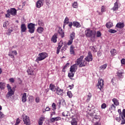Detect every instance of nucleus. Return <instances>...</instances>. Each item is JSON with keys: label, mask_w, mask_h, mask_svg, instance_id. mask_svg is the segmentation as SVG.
<instances>
[{"label": "nucleus", "mask_w": 125, "mask_h": 125, "mask_svg": "<svg viewBox=\"0 0 125 125\" xmlns=\"http://www.w3.org/2000/svg\"><path fill=\"white\" fill-rule=\"evenodd\" d=\"M39 120L41 121V122H44V120H45V118L44 117H41Z\"/></svg>", "instance_id": "57"}, {"label": "nucleus", "mask_w": 125, "mask_h": 125, "mask_svg": "<svg viewBox=\"0 0 125 125\" xmlns=\"http://www.w3.org/2000/svg\"><path fill=\"white\" fill-rule=\"evenodd\" d=\"M85 60L87 62L92 61V54H91V52H88V55L87 57H86V58H85Z\"/></svg>", "instance_id": "13"}, {"label": "nucleus", "mask_w": 125, "mask_h": 125, "mask_svg": "<svg viewBox=\"0 0 125 125\" xmlns=\"http://www.w3.org/2000/svg\"><path fill=\"white\" fill-rule=\"evenodd\" d=\"M21 101L23 103H25V102H26V101H27V93H24L22 94V96L21 97Z\"/></svg>", "instance_id": "21"}, {"label": "nucleus", "mask_w": 125, "mask_h": 125, "mask_svg": "<svg viewBox=\"0 0 125 125\" xmlns=\"http://www.w3.org/2000/svg\"><path fill=\"white\" fill-rule=\"evenodd\" d=\"M59 34H60L62 38H63L64 37V32L63 31V30L62 28H60L58 31Z\"/></svg>", "instance_id": "32"}, {"label": "nucleus", "mask_w": 125, "mask_h": 125, "mask_svg": "<svg viewBox=\"0 0 125 125\" xmlns=\"http://www.w3.org/2000/svg\"><path fill=\"white\" fill-rule=\"evenodd\" d=\"M49 88L50 90L52 91L55 92L56 91L57 88H56V86H55V84H53V83H51L49 85Z\"/></svg>", "instance_id": "18"}, {"label": "nucleus", "mask_w": 125, "mask_h": 125, "mask_svg": "<svg viewBox=\"0 0 125 125\" xmlns=\"http://www.w3.org/2000/svg\"><path fill=\"white\" fill-rule=\"evenodd\" d=\"M110 111H116V106L114 104H111L109 107Z\"/></svg>", "instance_id": "33"}, {"label": "nucleus", "mask_w": 125, "mask_h": 125, "mask_svg": "<svg viewBox=\"0 0 125 125\" xmlns=\"http://www.w3.org/2000/svg\"><path fill=\"white\" fill-rule=\"evenodd\" d=\"M38 24L39 26H44V23H43V21H39Z\"/></svg>", "instance_id": "48"}, {"label": "nucleus", "mask_w": 125, "mask_h": 125, "mask_svg": "<svg viewBox=\"0 0 125 125\" xmlns=\"http://www.w3.org/2000/svg\"><path fill=\"white\" fill-rule=\"evenodd\" d=\"M113 26V23L111 22H107L105 24V27H106L107 29H110V28H112Z\"/></svg>", "instance_id": "26"}, {"label": "nucleus", "mask_w": 125, "mask_h": 125, "mask_svg": "<svg viewBox=\"0 0 125 125\" xmlns=\"http://www.w3.org/2000/svg\"><path fill=\"white\" fill-rule=\"evenodd\" d=\"M9 81L10 83H13L15 82V80H14V78H10L9 79Z\"/></svg>", "instance_id": "54"}, {"label": "nucleus", "mask_w": 125, "mask_h": 125, "mask_svg": "<svg viewBox=\"0 0 125 125\" xmlns=\"http://www.w3.org/2000/svg\"><path fill=\"white\" fill-rule=\"evenodd\" d=\"M97 88H99L101 90V91H103V88H104V80L99 79L97 84Z\"/></svg>", "instance_id": "5"}, {"label": "nucleus", "mask_w": 125, "mask_h": 125, "mask_svg": "<svg viewBox=\"0 0 125 125\" xmlns=\"http://www.w3.org/2000/svg\"><path fill=\"white\" fill-rule=\"evenodd\" d=\"M84 58V56H81L79 58H78L76 61V63L70 67V72H74V73H75V72L77 71V69H78V66L81 64V62L82 59H83Z\"/></svg>", "instance_id": "1"}, {"label": "nucleus", "mask_w": 125, "mask_h": 125, "mask_svg": "<svg viewBox=\"0 0 125 125\" xmlns=\"http://www.w3.org/2000/svg\"><path fill=\"white\" fill-rule=\"evenodd\" d=\"M123 74H124V71L119 70L117 73L118 78L119 79H123Z\"/></svg>", "instance_id": "20"}, {"label": "nucleus", "mask_w": 125, "mask_h": 125, "mask_svg": "<svg viewBox=\"0 0 125 125\" xmlns=\"http://www.w3.org/2000/svg\"><path fill=\"white\" fill-rule=\"evenodd\" d=\"M8 55L11 57V58H14V55L11 52L9 53Z\"/></svg>", "instance_id": "52"}, {"label": "nucleus", "mask_w": 125, "mask_h": 125, "mask_svg": "<svg viewBox=\"0 0 125 125\" xmlns=\"http://www.w3.org/2000/svg\"><path fill=\"white\" fill-rule=\"evenodd\" d=\"M0 88L2 90L4 89L5 88V83L0 82Z\"/></svg>", "instance_id": "31"}, {"label": "nucleus", "mask_w": 125, "mask_h": 125, "mask_svg": "<svg viewBox=\"0 0 125 125\" xmlns=\"http://www.w3.org/2000/svg\"><path fill=\"white\" fill-rule=\"evenodd\" d=\"M121 64L125 65V59H122L121 61Z\"/></svg>", "instance_id": "56"}, {"label": "nucleus", "mask_w": 125, "mask_h": 125, "mask_svg": "<svg viewBox=\"0 0 125 125\" xmlns=\"http://www.w3.org/2000/svg\"><path fill=\"white\" fill-rule=\"evenodd\" d=\"M85 35L86 37H88V38H90L92 36H93V38H95L96 32L95 31H92L90 29H87L85 31Z\"/></svg>", "instance_id": "4"}, {"label": "nucleus", "mask_w": 125, "mask_h": 125, "mask_svg": "<svg viewBox=\"0 0 125 125\" xmlns=\"http://www.w3.org/2000/svg\"><path fill=\"white\" fill-rule=\"evenodd\" d=\"M23 122L24 123V125H31V121L30 120V118H29V117H28L27 116H23Z\"/></svg>", "instance_id": "7"}, {"label": "nucleus", "mask_w": 125, "mask_h": 125, "mask_svg": "<svg viewBox=\"0 0 125 125\" xmlns=\"http://www.w3.org/2000/svg\"><path fill=\"white\" fill-rule=\"evenodd\" d=\"M117 28H119V29H123L124 27H125V23L124 22H118L116 25Z\"/></svg>", "instance_id": "17"}, {"label": "nucleus", "mask_w": 125, "mask_h": 125, "mask_svg": "<svg viewBox=\"0 0 125 125\" xmlns=\"http://www.w3.org/2000/svg\"><path fill=\"white\" fill-rule=\"evenodd\" d=\"M107 107V104L105 103H103L102 105H101V108L102 109H105V108Z\"/></svg>", "instance_id": "46"}, {"label": "nucleus", "mask_w": 125, "mask_h": 125, "mask_svg": "<svg viewBox=\"0 0 125 125\" xmlns=\"http://www.w3.org/2000/svg\"><path fill=\"white\" fill-rule=\"evenodd\" d=\"M87 116L88 119H89V120H91V118H93L94 117V116L93 115V113H91L88 114ZM89 117H90L91 118Z\"/></svg>", "instance_id": "40"}, {"label": "nucleus", "mask_w": 125, "mask_h": 125, "mask_svg": "<svg viewBox=\"0 0 125 125\" xmlns=\"http://www.w3.org/2000/svg\"><path fill=\"white\" fill-rule=\"evenodd\" d=\"M69 62H67L63 67V70H65V69H66V68H67L68 67V66H69Z\"/></svg>", "instance_id": "58"}, {"label": "nucleus", "mask_w": 125, "mask_h": 125, "mask_svg": "<svg viewBox=\"0 0 125 125\" xmlns=\"http://www.w3.org/2000/svg\"><path fill=\"white\" fill-rule=\"evenodd\" d=\"M68 111H64L62 113V117H68Z\"/></svg>", "instance_id": "42"}, {"label": "nucleus", "mask_w": 125, "mask_h": 125, "mask_svg": "<svg viewBox=\"0 0 125 125\" xmlns=\"http://www.w3.org/2000/svg\"><path fill=\"white\" fill-rule=\"evenodd\" d=\"M73 25L74 27H76V28L81 27V24H80L79 22L78 21H73Z\"/></svg>", "instance_id": "27"}, {"label": "nucleus", "mask_w": 125, "mask_h": 125, "mask_svg": "<svg viewBox=\"0 0 125 125\" xmlns=\"http://www.w3.org/2000/svg\"><path fill=\"white\" fill-rule=\"evenodd\" d=\"M20 122H21L20 119L19 118L17 119L16 124L18 125L19 124H20Z\"/></svg>", "instance_id": "63"}, {"label": "nucleus", "mask_w": 125, "mask_h": 125, "mask_svg": "<svg viewBox=\"0 0 125 125\" xmlns=\"http://www.w3.org/2000/svg\"><path fill=\"white\" fill-rule=\"evenodd\" d=\"M52 107L53 108V110L55 111L56 110V104L53 103L52 104Z\"/></svg>", "instance_id": "45"}, {"label": "nucleus", "mask_w": 125, "mask_h": 125, "mask_svg": "<svg viewBox=\"0 0 125 125\" xmlns=\"http://www.w3.org/2000/svg\"><path fill=\"white\" fill-rule=\"evenodd\" d=\"M64 24H69V18H68L67 17H66L64 21Z\"/></svg>", "instance_id": "44"}, {"label": "nucleus", "mask_w": 125, "mask_h": 125, "mask_svg": "<svg viewBox=\"0 0 125 125\" xmlns=\"http://www.w3.org/2000/svg\"><path fill=\"white\" fill-rule=\"evenodd\" d=\"M94 119H95V120H99L100 121V116L99 115H96L95 116H94Z\"/></svg>", "instance_id": "50"}, {"label": "nucleus", "mask_w": 125, "mask_h": 125, "mask_svg": "<svg viewBox=\"0 0 125 125\" xmlns=\"http://www.w3.org/2000/svg\"><path fill=\"white\" fill-rule=\"evenodd\" d=\"M122 119H123V120L122 121L121 125H125V118H124V117H123V116H122Z\"/></svg>", "instance_id": "61"}, {"label": "nucleus", "mask_w": 125, "mask_h": 125, "mask_svg": "<svg viewBox=\"0 0 125 125\" xmlns=\"http://www.w3.org/2000/svg\"><path fill=\"white\" fill-rule=\"evenodd\" d=\"M83 59L82 60L80 63L79 64V67H84L85 66V65H86L87 64V62L86 61H83Z\"/></svg>", "instance_id": "23"}, {"label": "nucleus", "mask_w": 125, "mask_h": 125, "mask_svg": "<svg viewBox=\"0 0 125 125\" xmlns=\"http://www.w3.org/2000/svg\"><path fill=\"white\" fill-rule=\"evenodd\" d=\"M44 30V29L42 26H39L37 29V32H38L39 34H42Z\"/></svg>", "instance_id": "24"}, {"label": "nucleus", "mask_w": 125, "mask_h": 125, "mask_svg": "<svg viewBox=\"0 0 125 125\" xmlns=\"http://www.w3.org/2000/svg\"><path fill=\"white\" fill-rule=\"evenodd\" d=\"M11 53L13 55H16L17 54V51H16V50L12 51Z\"/></svg>", "instance_id": "60"}, {"label": "nucleus", "mask_w": 125, "mask_h": 125, "mask_svg": "<svg viewBox=\"0 0 125 125\" xmlns=\"http://www.w3.org/2000/svg\"><path fill=\"white\" fill-rule=\"evenodd\" d=\"M7 13L5 15L6 18H9L10 17V13L7 12Z\"/></svg>", "instance_id": "59"}, {"label": "nucleus", "mask_w": 125, "mask_h": 125, "mask_svg": "<svg viewBox=\"0 0 125 125\" xmlns=\"http://www.w3.org/2000/svg\"><path fill=\"white\" fill-rule=\"evenodd\" d=\"M67 48H68V46H67V45L64 44L61 49V52L62 53L64 52V51H65V50H66V49H67Z\"/></svg>", "instance_id": "35"}, {"label": "nucleus", "mask_w": 125, "mask_h": 125, "mask_svg": "<svg viewBox=\"0 0 125 125\" xmlns=\"http://www.w3.org/2000/svg\"><path fill=\"white\" fill-rule=\"evenodd\" d=\"M91 94L90 93H89V94L87 95V100H86V102H89V101L90 100V98H91Z\"/></svg>", "instance_id": "37"}, {"label": "nucleus", "mask_w": 125, "mask_h": 125, "mask_svg": "<svg viewBox=\"0 0 125 125\" xmlns=\"http://www.w3.org/2000/svg\"><path fill=\"white\" fill-rule=\"evenodd\" d=\"M112 102H113L114 105L115 106H119L120 105V103L119 102V100L116 98H113L112 99Z\"/></svg>", "instance_id": "25"}, {"label": "nucleus", "mask_w": 125, "mask_h": 125, "mask_svg": "<svg viewBox=\"0 0 125 125\" xmlns=\"http://www.w3.org/2000/svg\"><path fill=\"white\" fill-rule=\"evenodd\" d=\"M2 118H4V114L0 111V119H2Z\"/></svg>", "instance_id": "55"}, {"label": "nucleus", "mask_w": 125, "mask_h": 125, "mask_svg": "<svg viewBox=\"0 0 125 125\" xmlns=\"http://www.w3.org/2000/svg\"><path fill=\"white\" fill-rule=\"evenodd\" d=\"M110 53L113 56H115L117 54V50L115 49H112L110 51Z\"/></svg>", "instance_id": "29"}, {"label": "nucleus", "mask_w": 125, "mask_h": 125, "mask_svg": "<svg viewBox=\"0 0 125 125\" xmlns=\"http://www.w3.org/2000/svg\"><path fill=\"white\" fill-rule=\"evenodd\" d=\"M38 124L39 125H42V124H43V123L40 120H39V121L38 122Z\"/></svg>", "instance_id": "64"}, {"label": "nucleus", "mask_w": 125, "mask_h": 125, "mask_svg": "<svg viewBox=\"0 0 125 125\" xmlns=\"http://www.w3.org/2000/svg\"><path fill=\"white\" fill-rule=\"evenodd\" d=\"M43 0H39L37 1L36 5L37 8H41L43 5Z\"/></svg>", "instance_id": "12"}, {"label": "nucleus", "mask_w": 125, "mask_h": 125, "mask_svg": "<svg viewBox=\"0 0 125 125\" xmlns=\"http://www.w3.org/2000/svg\"><path fill=\"white\" fill-rule=\"evenodd\" d=\"M107 66H108V64L107 63L103 64V65L100 67V70H105V69L107 68Z\"/></svg>", "instance_id": "34"}, {"label": "nucleus", "mask_w": 125, "mask_h": 125, "mask_svg": "<svg viewBox=\"0 0 125 125\" xmlns=\"http://www.w3.org/2000/svg\"><path fill=\"white\" fill-rule=\"evenodd\" d=\"M71 125H78V122L75 118L72 119L71 122Z\"/></svg>", "instance_id": "28"}, {"label": "nucleus", "mask_w": 125, "mask_h": 125, "mask_svg": "<svg viewBox=\"0 0 125 125\" xmlns=\"http://www.w3.org/2000/svg\"><path fill=\"white\" fill-rule=\"evenodd\" d=\"M48 55L46 52H42L38 54V57H37L36 60V62L39 63L40 61H42V60H44L46 57H47Z\"/></svg>", "instance_id": "3"}, {"label": "nucleus", "mask_w": 125, "mask_h": 125, "mask_svg": "<svg viewBox=\"0 0 125 125\" xmlns=\"http://www.w3.org/2000/svg\"><path fill=\"white\" fill-rule=\"evenodd\" d=\"M7 12H8V13H10L11 15H13V16H15L17 14L16 9L14 8H11L10 9L7 10Z\"/></svg>", "instance_id": "9"}, {"label": "nucleus", "mask_w": 125, "mask_h": 125, "mask_svg": "<svg viewBox=\"0 0 125 125\" xmlns=\"http://www.w3.org/2000/svg\"><path fill=\"white\" fill-rule=\"evenodd\" d=\"M108 32L109 33H110L111 34H115V33H117V30H115V29H109L108 30Z\"/></svg>", "instance_id": "38"}, {"label": "nucleus", "mask_w": 125, "mask_h": 125, "mask_svg": "<svg viewBox=\"0 0 125 125\" xmlns=\"http://www.w3.org/2000/svg\"><path fill=\"white\" fill-rule=\"evenodd\" d=\"M74 75L75 73H74V72H70V73H68V76L69 78H73L74 77Z\"/></svg>", "instance_id": "39"}, {"label": "nucleus", "mask_w": 125, "mask_h": 125, "mask_svg": "<svg viewBox=\"0 0 125 125\" xmlns=\"http://www.w3.org/2000/svg\"><path fill=\"white\" fill-rule=\"evenodd\" d=\"M28 29H29L28 32L30 34H34L35 32V23H30L28 24Z\"/></svg>", "instance_id": "6"}, {"label": "nucleus", "mask_w": 125, "mask_h": 125, "mask_svg": "<svg viewBox=\"0 0 125 125\" xmlns=\"http://www.w3.org/2000/svg\"><path fill=\"white\" fill-rule=\"evenodd\" d=\"M90 49L93 51L94 52H96V50L95 49V47H94V46H90Z\"/></svg>", "instance_id": "49"}, {"label": "nucleus", "mask_w": 125, "mask_h": 125, "mask_svg": "<svg viewBox=\"0 0 125 125\" xmlns=\"http://www.w3.org/2000/svg\"><path fill=\"white\" fill-rule=\"evenodd\" d=\"M100 37H101V32H100V31H97V37L100 38Z\"/></svg>", "instance_id": "51"}, {"label": "nucleus", "mask_w": 125, "mask_h": 125, "mask_svg": "<svg viewBox=\"0 0 125 125\" xmlns=\"http://www.w3.org/2000/svg\"><path fill=\"white\" fill-rule=\"evenodd\" d=\"M74 39H75V32H72L70 34V37L69 38V40L68 41L67 45H71L73 43V41H74Z\"/></svg>", "instance_id": "8"}, {"label": "nucleus", "mask_w": 125, "mask_h": 125, "mask_svg": "<svg viewBox=\"0 0 125 125\" xmlns=\"http://www.w3.org/2000/svg\"><path fill=\"white\" fill-rule=\"evenodd\" d=\"M57 36H58L57 33H55L51 39V42H54V43L57 42Z\"/></svg>", "instance_id": "15"}, {"label": "nucleus", "mask_w": 125, "mask_h": 125, "mask_svg": "<svg viewBox=\"0 0 125 125\" xmlns=\"http://www.w3.org/2000/svg\"><path fill=\"white\" fill-rule=\"evenodd\" d=\"M35 101H36V103H39L40 101V97H36L35 99Z\"/></svg>", "instance_id": "53"}, {"label": "nucleus", "mask_w": 125, "mask_h": 125, "mask_svg": "<svg viewBox=\"0 0 125 125\" xmlns=\"http://www.w3.org/2000/svg\"><path fill=\"white\" fill-rule=\"evenodd\" d=\"M27 72L28 73V75H30L31 76H35V75H36L35 71L32 68H28L27 70Z\"/></svg>", "instance_id": "16"}, {"label": "nucleus", "mask_w": 125, "mask_h": 125, "mask_svg": "<svg viewBox=\"0 0 125 125\" xmlns=\"http://www.w3.org/2000/svg\"><path fill=\"white\" fill-rule=\"evenodd\" d=\"M28 99L30 102H33L34 101V97L33 96H29Z\"/></svg>", "instance_id": "47"}, {"label": "nucleus", "mask_w": 125, "mask_h": 125, "mask_svg": "<svg viewBox=\"0 0 125 125\" xmlns=\"http://www.w3.org/2000/svg\"><path fill=\"white\" fill-rule=\"evenodd\" d=\"M67 94L69 98H72V97H73V94H72V92L69 91L67 92Z\"/></svg>", "instance_id": "43"}, {"label": "nucleus", "mask_w": 125, "mask_h": 125, "mask_svg": "<svg viewBox=\"0 0 125 125\" xmlns=\"http://www.w3.org/2000/svg\"><path fill=\"white\" fill-rule=\"evenodd\" d=\"M50 121L52 123H54V122L57 121H61V117L58 116L57 117L52 118H51Z\"/></svg>", "instance_id": "22"}, {"label": "nucleus", "mask_w": 125, "mask_h": 125, "mask_svg": "<svg viewBox=\"0 0 125 125\" xmlns=\"http://www.w3.org/2000/svg\"><path fill=\"white\" fill-rule=\"evenodd\" d=\"M72 6L74 7V8H78V2H74L72 4Z\"/></svg>", "instance_id": "41"}, {"label": "nucleus", "mask_w": 125, "mask_h": 125, "mask_svg": "<svg viewBox=\"0 0 125 125\" xmlns=\"http://www.w3.org/2000/svg\"><path fill=\"white\" fill-rule=\"evenodd\" d=\"M70 54H75V51L73 49H70Z\"/></svg>", "instance_id": "62"}, {"label": "nucleus", "mask_w": 125, "mask_h": 125, "mask_svg": "<svg viewBox=\"0 0 125 125\" xmlns=\"http://www.w3.org/2000/svg\"><path fill=\"white\" fill-rule=\"evenodd\" d=\"M7 88L8 89V92L6 95V97H7V98H9L10 96H12V95H14V92H15V88H16V86L13 87L12 89L10 85H9V84H7Z\"/></svg>", "instance_id": "2"}, {"label": "nucleus", "mask_w": 125, "mask_h": 125, "mask_svg": "<svg viewBox=\"0 0 125 125\" xmlns=\"http://www.w3.org/2000/svg\"><path fill=\"white\" fill-rule=\"evenodd\" d=\"M63 45V43L62 41H60L58 43V46L57 48V54H59L60 52V49H61V47H62Z\"/></svg>", "instance_id": "11"}, {"label": "nucleus", "mask_w": 125, "mask_h": 125, "mask_svg": "<svg viewBox=\"0 0 125 125\" xmlns=\"http://www.w3.org/2000/svg\"><path fill=\"white\" fill-rule=\"evenodd\" d=\"M99 15H102V13L103 12H105V7L104 6H102L101 7V13L99 12L98 11H97Z\"/></svg>", "instance_id": "30"}, {"label": "nucleus", "mask_w": 125, "mask_h": 125, "mask_svg": "<svg viewBox=\"0 0 125 125\" xmlns=\"http://www.w3.org/2000/svg\"><path fill=\"white\" fill-rule=\"evenodd\" d=\"M12 32H13V30L9 29L6 32V34L8 36H10V35H11V33H12Z\"/></svg>", "instance_id": "36"}, {"label": "nucleus", "mask_w": 125, "mask_h": 125, "mask_svg": "<svg viewBox=\"0 0 125 125\" xmlns=\"http://www.w3.org/2000/svg\"><path fill=\"white\" fill-rule=\"evenodd\" d=\"M27 31V27L25 23L21 24V33H25Z\"/></svg>", "instance_id": "14"}, {"label": "nucleus", "mask_w": 125, "mask_h": 125, "mask_svg": "<svg viewBox=\"0 0 125 125\" xmlns=\"http://www.w3.org/2000/svg\"><path fill=\"white\" fill-rule=\"evenodd\" d=\"M119 4L120 2H119V0H117L114 3V6L111 8V10H113V11H117V10H119Z\"/></svg>", "instance_id": "10"}, {"label": "nucleus", "mask_w": 125, "mask_h": 125, "mask_svg": "<svg viewBox=\"0 0 125 125\" xmlns=\"http://www.w3.org/2000/svg\"><path fill=\"white\" fill-rule=\"evenodd\" d=\"M56 93H57V94H58V95H63V89H60V88L59 87H57V90Z\"/></svg>", "instance_id": "19"}]
</instances>
